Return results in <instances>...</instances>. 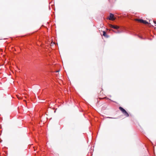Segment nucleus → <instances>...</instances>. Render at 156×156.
I'll return each instance as SVG.
<instances>
[{"label": "nucleus", "mask_w": 156, "mask_h": 156, "mask_svg": "<svg viewBox=\"0 0 156 156\" xmlns=\"http://www.w3.org/2000/svg\"><path fill=\"white\" fill-rule=\"evenodd\" d=\"M119 109L126 117L129 116V114L128 112L123 108L121 107H119Z\"/></svg>", "instance_id": "f257e3e1"}, {"label": "nucleus", "mask_w": 156, "mask_h": 156, "mask_svg": "<svg viewBox=\"0 0 156 156\" xmlns=\"http://www.w3.org/2000/svg\"><path fill=\"white\" fill-rule=\"evenodd\" d=\"M136 20L140 23H143L144 24H149L148 23L147 21L142 19H136Z\"/></svg>", "instance_id": "f03ea898"}, {"label": "nucleus", "mask_w": 156, "mask_h": 156, "mask_svg": "<svg viewBox=\"0 0 156 156\" xmlns=\"http://www.w3.org/2000/svg\"><path fill=\"white\" fill-rule=\"evenodd\" d=\"M108 19L110 20H114L115 19V17L113 14L112 13H110V16L108 17Z\"/></svg>", "instance_id": "7ed1b4c3"}, {"label": "nucleus", "mask_w": 156, "mask_h": 156, "mask_svg": "<svg viewBox=\"0 0 156 156\" xmlns=\"http://www.w3.org/2000/svg\"><path fill=\"white\" fill-rule=\"evenodd\" d=\"M109 26L111 27V28H112L111 30L115 32V31L113 30V29L116 30L117 29V26L112 24H110L109 25Z\"/></svg>", "instance_id": "20e7f679"}, {"label": "nucleus", "mask_w": 156, "mask_h": 156, "mask_svg": "<svg viewBox=\"0 0 156 156\" xmlns=\"http://www.w3.org/2000/svg\"><path fill=\"white\" fill-rule=\"evenodd\" d=\"M103 35L105 37H107L106 33L105 32V31H103Z\"/></svg>", "instance_id": "39448f33"}, {"label": "nucleus", "mask_w": 156, "mask_h": 156, "mask_svg": "<svg viewBox=\"0 0 156 156\" xmlns=\"http://www.w3.org/2000/svg\"><path fill=\"white\" fill-rule=\"evenodd\" d=\"M153 23L155 24V26H156V22L154 20H153Z\"/></svg>", "instance_id": "423d86ee"}, {"label": "nucleus", "mask_w": 156, "mask_h": 156, "mask_svg": "<svg viewBox=\"0 0 156 156\" xmlns=\"http://www.w3.org/2000/svg\"><path fill=\"white\" fill-rule=\"evenodd\" d=\"M117 28H118V33L119 32V31H118V29L119 28V27L118 26Z\"/></svg>", "instance_id": "0eeeda50"}, {"label": "nucleus", "mask_w": 156, "mask_h": 156, "mask_svg": "<svg viewBox=\"0 0 156 156\" xmlns=\"http://www.w3.org/2000/svg\"><path fill=\"white\" fill-rule=\"evenodd\" d=\"M59 71V70H58V71H57L56 72H58Z\"/></svg>", "instance_id": "6e6552de"}, {"label": "nucleus", "mask_w": 156, "mask_h": 156, "mask_svg": "<svg viewBox=\"0 0 156 156\" xmlns=\"http://www.w3.org/2000/svg\"><path fill=\"white\" fill-rule=\"evenodd\" d=\"M107 118H110V117H108Z\"/></svg>", "instance_id": "1a4fd4ad"}, {"label": "nucleus", "mask_w": 156, "mask_h": 156, "mask_svg": "<svg viewBox=\"0 0 156 156\" xmlns=\"http://www.w3.org/2000/svg\"><path fill=\"white\" fill-rule=\"evenodd\" d=\"M18 97V99H19L20 98H19V97Z\"/></svg>", "instance_id": "9d476101"}]
</instances>
